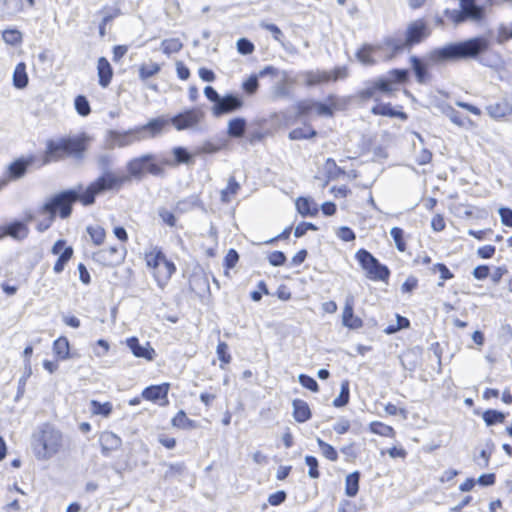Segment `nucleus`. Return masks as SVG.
<instances>
[{
  "mask_svg": "<svg viewBox=\"0 0 512 512\" xmlns=\"http://www.w3.org/2000/svg\"><path fill=\"white\" fill-rule=\"evenodd\" d=\"M160 465L167 467L162 475L164 481L179 480L187 471L185 462L168 463L163 461Z\"/></svg>",
  "mask_w": 512,
  "mask_h": 512,
  "instance_id": "30",
  "label": "nucleus"
},
{
  "mask_svg": "<svg viewBox=\"0 0 512 512\" xmlns=\"http://www.w3.org/2000/svg\"><path fill=\"white\" fill-rule=\"evenodd\" d=\"M439 108L442 113L447 116L452 123L457 125L458 127H464L465 121L470 120L467 116L463 115L461 112L454 109L451 105L447 103H442Z\"/></svg>",
  "mask_w": 512,
  "mask_h": 512,
  "instance_id": "39",
  "label": "nucleus"
},
{
  "mask_svg": "<svg viewBox=\"0 0 512 512\" xmlns=\"http://www.w3.org/2000/svg\"><path fill=\"white\" fill-rule=\"evenodd\" d=\"M507 416L508 413L492 408L486 409L482 412V419L487 427L504 423Z\"/></svg>",
  "mask_w": 512,
  "mask_h": 512,
  "instance_id": "40",
  "label": "nucleus"
},
{
  "mask_svg": "<svg viewBox=\"0 0 512 512\" xmlns=\"http://www.w3.org/2000/svg\"><path fill=\"white\" fill-rule=\"evenodd\" d=\"M370 431L374 434L384 437H394L395 430L392 426L386 425L379 421H373L369 425Z\"/></svg>",
  "mask_w": 512,
  "mask_h": 512,
  "instance_id": "52",
  "label": "nucleus"
},
{
  "mask_svg": "<svg viewBox=\"0 0 512 512\" xmlns=\"http://www.w3.org/2000/svg\"><path fill=\"white\" fill-rule=\"evenodd\" d=\"M113 68L106 57L101 56L97 61L98 83L102 88H107L113 78Z\"/></svg>",
  "mask_w": 512,
  "mask_h": 512,
  "instance_id": "26",
  "label": "nucleus"
},
{
  "mask_svg": "<svg viewBox=\"0 0 512 512\" xmlns=\"http://www.w3.org/2000/svg\"><path fill=\"white\" fill-rule=\"evenodd\" d=\"M491 46L485 36H475L465 40L450 42L441 47L432 49L423 56L411 55L409 57L410 71L418 84H428L432 79L430 68L446 62L466 60H480Z\"/></svg>",
  "mask_w": 512,
  "mask_h": 512,
  "instance_id": "1",
  "label": "nucleus"
},
{
  "mask_svg": "<svg viewBox=\"0 0 512 512\" xmlns=\"http://www.w3.org/2000/svg\"><path fill=\"white\" fill-rule=\"evenodd\" d=\"M90 409L93 414L100 415L102 417H109L113 411V405L111 402H100L98 400H91L90 401Z\"/></svg>",
  "mask_w": 512,
  "mask_h": 512,
  "instance_id": "45",
  "label": "nucleus"
},
{
  "mask_svg": "<svg viewBox=\"0 0 512 512\" xmlns=\"http://www.w3.org/2000/svg\"><path fill=\"white\" fill-rule=\"evenodd\" d=\"M304 84L307 87H313L330 81V74L324 70H309L301 73Z\"/></svg>",
  "mask_w": 512,
  "mask_h": 512,
  "instance_id": "31",
  "label": "nucleus"
},
{
  "mask_svg": "<svg viewBox=\"0 0 512 512\" xmlns=\"http://www.w3.org/2000/svg\"><path fill=\"white\" fill-rule=\"evenodd\" d=\"M361 478V472L355 470L348 474L345 478V495L347 497L353 498L359 492V483Z\"/></svg>",
  "mask_w": 512,
  "mask_h": 512,
  "instance_id": "37",
  "label": "nucleus"
},
{
  "mask_svg": "<svg viewBox=\"0 0 512 512\" xmlns=\"http://www.w3.org/2000/svg\"><path fill=\"white\" fill-rule=\"evenodd\" d=\"M227 140L221 139L218 143H214L210 140H206L203 142L201 146H198L195 148V154L196 156H201L205 154H215L219 152L220 150L227 147Z\"/></svg>",
  "mask_w": 512,
  "mask_h": 512,
  "instance_id": "38",
  "label": "nucleus"
},
{
  "mask_svg": "<svg viewBox=\"0 0 512 512\" xmlns=\"http://www.w3.org/2000/svg\"><path fill=\"white\" fill-rule=\"evenodd\" d=\"M512 39V22L509 26L501 23L497 29L496 42L500 45Z\"/></svg>",
  "mask_w": 512,
  "mask_h": 512,
  "instance_id": "58",
  "label": "nucleus"
},
{
  "mask_svg": "<svg viewBox=\"0 0 512 512\" xmlns=\"http://www.w3.org/2000/svg\"><path fill=\"white\" fill-rule=\"evenodd\" d=\"M29 228L21 220H13L4 225H0V240L9 236L16 240H22L28 236Z\"/></svg>",
  "mask_w": 512,
  "mask_h": 512,
  "instance_id": "20",
  "label": "nucleus"
},
{
  "mask_svg": "<svg viewBox=\"0 0 512 512\" xmlns=\"http://www.w3.org/2000/svg\"><path fill=\"white\" fill-rule=\"evenodd\" d=\"M74 107L76 112L82 117H86L91 113L90 102L85 95L80 94L75 97Z\"/></svg>",
  "mask_w": 512,
  "mask_h": 512,
  "instance_id": "53",
  "label": "nucleus"
},
{
  "mask_svg": "<svg viewBox=\"0 0 512 512\" xmlns=\"http://www.w3.org/2000/svg\"><path fill=\"white\" fill-rule=\"evenodd\" d=\"M163 53L170 55L179 52L183 44L178 38L165 39L161 43Z\"/></svg>",
  "mask_w": 512,
  "mask_h": 512,
  "instance_id": "57",
  "label": "nucleus"
},
{
  "mask_svg": "<svg viewBox=\"0 0 512 512\" xmlns=\"http://www.w3.org/2000/svg\"><path fill=\"white\" fill-rule=\"evenodd\" d=\"M139 141H142V138L138 127H134L126 131L109 129L105 134V148L108 150H113L116 147H127Z\"/></svg>",
  "mask_w": 512,
  "mask_h": 512,
  "instance_id": "11",
  "label": "nucleus"
},
{
  "mask_svg": "<svg viewBox=\"0 0 512 512\" xmlns=\"http://www.w3.org/2000/svg\"><path fill=\"white\" fill-rule=\"evenodd\" d=\"M166 258L165 254L160 249H154L153 251L145 255L146 265L149 268L161 269L162 262Z\"/></svg>",
  "mask_w": 512,
  "mask_h": 512,
  "instance_id": "46",
  "label": "nucleus"
},
{
  "mask_svg": "<svg viewBox=\"0 0 512 512\" xmlns=\"http://www.w3.org/2000/svg\"><path fill=\"white\" fill-rule=\"evenodd\" d=\"M12 80L13 86L17 89H24L27 87L29 78L25 63L20 62L16 65Z\"/></svg>",
  "mask_w": 512,
  "mask_h": 512,
  "instance_id": "42",
  "label": "nucleus"
},
{
  "mask_svg": "<svg viewBox=\"0 0 512 512\" xmlns=\"http://www.w3.org/2000/svg\"><path fill=\"white\" fill-rule=\"evenodd\" d=\"M244 106L243 97L238 93L228 92L222 95L216 105L211 107L212 115L219 118L239 111Z\"/></svg>",
  "mask_w": 512,
  "mask_h": 512,
  "instance_id": "13",
  "label": "nucleus"
},
{
  "mask_svg": "<svg viewBox=\"0 0 512 512\" xmlns=\"http://www.w3.org/2000/svg\"><path fill=\"white\" fill-rule=\"evenodd\" d=\"M126 344L132 354L137 358L153 361L156 357V352L149 342L141 344L137 337L132 336L126 340Z\"/></svg>",
  "mask_w": 512,
  "mask_h": 512,
  "instance_id": "22",
  "label": "nucleus"
},
{
  "mask_svg": "<svg viewBox=\"0 0 512 512\" xmlns=\"http://www.w3.org/2000/svg\"><path fill=\"white\" fill-rule=\"evenodd\" d=\"M259 26L269 31L272 34L273 39L279 42L282 46H284L285 36L282 30L276 24L261 21Z\"/></svg>",
  "mask_w": 512,
  "mask_h": 512,
  "instance_id": "56",
  "label": "nucleus"
},
{
  "mask_svg": "<svg viewBox=\"0 0 512 512\" xmlns=\"http://www.w3.org/2000/svg\"><path fill=\"white\" fill-rule=\"evenodd\" d=\"M170 389L169 383H162L159 385H150L143 389L141 396L145 400L157 403L160 406H165L169 403L168 392Z\"/></svg>",
  "mask_w": 512,
  "mask_h": 512,
  "instance_id": "18",
  "label": "nucleus"
},
{
  "mask_svg": "<svg viewBox=\"0 0 512 512\" xmlns=\"http://www.w3.org/2000/svg\"><path fill=\"white\" fill-rule=\"evenodd\" d=\"M216 354L222 364H229L231 362V355L229 353V346L224 341H219L216 347Z\"/></svg>",
  "mask_w": 512,
  "mask_h": 512,
  "instance_id": "63",
  "label": "nucleus"
},
{
  "mask_svg": "<svg viewBox=\"0 0 512 512\" xmlns=\"http://www.w3.org/2000/svg\"><path fill=\"white\" fill-rule=\"evenodd\" d=\"M87 149L86 134L61 137L57 140L49 139L46 142V148L40 166L48 165L68 157L82 160Z\"/></svg>",
  "mask_w": 512,
  "mask_h": 512,
  "instance_id": "3",
  "label": "nucleus"
},
{
  "mask_svg": "<svg viewBox=\"0 0 512 512\" xmlns=\"http://www.w3.org/2000/svg\"><path fill=\"white\" fill-rule=\"evenodd\" d=\"M295 114L290 115L288 113H283L282 117L285 121L286 125L294 124L297 120L309 116L313 111H315V100L314 99H304L299 100L294 105Z\"/></svg>",
  "mask_w": 512,
  "mask_h": 512,
  "instance_id": "19",
  "label": "nucleus"
},
{
  "mask_svg": "<svg viewBox=\"0 0 512 512\" xmlns=\"http://www.w3.org/2000/svg\"><path fill=\"white\" fill-rule=\"evenodd\" d=\"M259 88L258 75L252 74L242 83V89L247 95H254Z\"/></svg>",
  "mask_w": 512,
  "mask_h": 512,
  "instance_id": "62",
  "label": "nucleus"
},
{
  "mask_svg": "<svg viewBox=\"0 0 512 512\" xmlns=\"http://www.w3.org/2000/svg\"><path fill=\"white\" fill-rule=\"evenodd\" d=\"M171 424L176 428L184 430H193L199 427L197 421L188 418L184 410H179L177 412V414L172 418Z\"/></svg>",
  "mask_w": 512,
  "mask_h": 512,
  "instance_id": "41",
  "label": "nucleus"
},
{
  "mask_svg": "<svg viewBox=\"0 0 512 512\" xmlns=\"http://www.w3.org/2000/svg\"><path fill=\"white\" fill-rule=\"evenodd\" d=\"M161 70V67L158 63H152L150 65L142 64L139 67V78L142 81H146L147 79L155 76Z\"/></svg>",
  "mask_w": 512,
  "mask_h": 512,
  "instance_id": "55",
  "label": "nucleus"
},
{
  "mask_svg": "<svg viewBox=\"0 0 512 512\" xmlns=\"http://www.w3.org/2000/svg\"><path fill=\"white\" fill-rule=\"evenodd\" d=\"M85 189L83 184L62 190L53 194L42 206V213H48L55 217L59 215L61 219H67L73 212V205L76 202L81 203L85 207L92 206L84 202Z\"/></svg>",
  "mask_w": 512,
  "mask_h": 512,
  "instance_id": "6",
  "label": "nucleus"
},
{
  "mask_svg": "<svg viewBox=\"0 0 512 512\" xmlns=\"http://www.w3.org/2000/svg\"><path fill=\"white\" fill-rule=\"evenodd\" d=\"M342 325L351 330H356L363 326V320L354 314L353 296L346 297L342 312Z\"/></svg>",
  "mask_w": 512,
  "mask_h": 512,
  "instance_id": "23",
  "label": "nucleus"
},
{
  "mask_svg": "<svg viewBox=\"0 0 512 512\" xmlns=\"http://www.w3.org/2000/svg\"><path fill=\"white\" fill-rule=\"evenodd\" d=\"M350 401V383L348 380H343L340 387L339 395L333 400L332 404L336 408L346 406Z\"/></svg>",
  "mask_w": 512,
  "mask_h": 512,
  "instance_id": "43",
  "label": "nucleus"
},
{
  "mask_svg": "<svg viewBox=\"0 0 512 512\" xmlns=\"http://www.w3.org/2000/svg\"><path fill=\"white\" fill-rule=\"evenodd\" d=\"M95 164L99 175L84 187V202L92 205L95 204L98 196L119 192L124 185L128 184L125 174L114 170L115 157L112 154H97Z\"/></svg>",
  "mask_w": 512,
  "mask_h": 512,
  "instance_id": "2",
  "label": "nucleus"
},
{
  "mask_svg": "<svg viewBox=\"0 0 512 512\" xmlns=\"http://www.w3.org/2000/svg\"><path fill=\"white\" fill-rule=\"evenodd\" d=\"M198 208L202 212L206 213L207 209L205 204L200 198L199 194H191L176 203V211L183 214Z\"/></svg>",
  "mask_w": 512,
  "mask_h": 512,
  "instance_id": "25",
  "label": "nucleus"
},
{
  "mask_svg": "<svg viewBox=\"0 0 512 512\" xmlns=\"http://www.w3.org/2000/svg\"><path fill=\"white\" fill-rule=\"evenodd\" d=\"M271 135H273V130L255 129L247 135L246 140L250 145H255Z\"/></svg>",
  "mask_w": 512,
  "mask_h": 512,
  "instance_id": "59",
  "label": "nucleus"
},
{
  "mask_svg": "<svg viewBox=\"0 0 512 512\" xmlns=\"http://www.w3.org/2000/svg\"><path fill=\"white\" fill-rule=\"evenodd\" d=\"M371 82L373 83L374 88H376L378 94H392L394 91L391 79L387 76H380L371 80Z\"/></svg>",
  "mask_w": 512,
  "mask_h": 512,
  "instance_id": "49",
  "label": "nucleus"
},
{
  "mask_svg": "<svg viewBox=\"0 0 512 512\" xmlns=\"http://www.w3.org/2000/svg\"><path fill=\"white\" fill-rule=\"evenodd\" d=\"M318 132L310 124L304 123V127H297L288 133L290 140H310L316 138Z\"/></svg>",
  "mask_w": 512,
  "mask_h": 512,
  "instance_id": "35",
  "label": "nucleus"
},
{
  "mask_svg": "<svg viewBox=\"0 0 512 512\" xmlns=\"http://www.w3.org/2000/svg\"><path fill=\"white\" fill-rule=\"evenodd\" d=\"M36 161L37 156L34 154L15 159L7 167L8 178L13 181L23 178L28 172L29 167L35 164Z\"/></svg>",
  "mask_w": 512,
  "mask_h": 512,
  "instance_id": "16",
  "label": "nucleus"
},
{
  "mask_svg": "<svg viewBox=\"0 0 512 512\" xmlns=\"http://www.w3.org/2000/svg\"><path fill=\"white\" fill-rule=\"evenodd\" d=\"M392 84L406 83L410 79V70L407 68H393L389 71Z\"/></svg>",
  "mask_w": 512,
  "mask_h": 512,
  "instance_id": "50",
  "label": "nucleus"
},
{
  "mask_svg": "<svg viewBox=\"0 0 512 512\" xmlns=\"http://www.w3.org/2000/svg\"><path fill=\"white\" fill-rule=\"evenodd\" d=\"M390 236L393 238L395 242V246L399 252H405L407 249V244L405 241V232L400 227H392L390 229Z\"/></svg>",
  "mask_w": 512,
  "mask_h": 512,
  "instance_id": "51",
  "label": "nucleus"
},
{
  "mask_svg": "<svg viewBox=\"0 0 512 512\" xmlns=\"http://www.w3.org/2000/svg\"><path fill=\"white\" fill-rule=\"evenodd\" d=\"M86 232L90 236L93 244L99 246L104 243L106 232L105 229L99 225H88Z\"/></svg>",
  "mask_w": 512,
  "mask_h": 512,
  "instance_id": "47",
  "label": "nucleus"
},
{
  "mask_svg": "<svg viewBox=\"0 0 512 512\" xmlns=\"http://www.w3.org/2000/svg\"><path fill=\"white\" fill-rule=\"evenodd\" d=\"M487 113L494 119H499L512 113V106L505 100L491 103L486 107Z\"/></svg>",
  "mask_w": 512,
  "mask_h": 512,
  "instance_id": "36",
  "label": "nucleus"
},
{
  "mask_svg": "<svg viewBox=\"0 0 512 512\" xmlns=\"http://www.w3.org/2000/svg\"><path fill=\"white\" fill-rule=\"evenodd\" d=\"M305 464L308 466V476L311 479H318L320 477L318 459L313 455H306Z\"/></svg>",
  "mask_w": 512,
  "mask_h": 512,
  "instance_id": "61",
  "label": "nucleus"
},
{
  "mask_svg": "<svg viewBox=\"0 0 512 512\" xmlns=\"http://www.w3.org/2000/svg\"><path fill=\"white\" fill-rule=\"evenodd\" d=\"M324 170L329 180H335L345 174V170L339 167L333 158H327L324 164Z\"/></svg>",
  "mask_w": 512,
  "mask_h": 512,
  "instance_id": "48",
  "label": "nucleus"
},
{
  "mask_svg": "<svg viewBox=\"0 0 512 512\" xmlns=\"http://www.w3.org/2000/svg\"><path fill=\"white\" fill-rule=\"evenodd\" d=\"M168 124H170V119H166L164 116H159L152 118L146 124L137 127L142 140H144L158 136Z\"/></svg>",
  "mask_w": 512,
  "mask_h": 512,
  "instance_id": "21",
  "label": "nucleus"
},
{
  "mask_svg": "<svg viewBox=\"0 0 512 512\" xmlns=\"http://www.w3.org/2000/svg\"><path fill=\"white\" fill-rule=\"evenodd\" d=\"M126 173L128 183L132 180L141 181L146 174L156 177H163L165 170L162 167L161 160L156 154L146 153L139 157L130 159L126 163Z\"/></svg>",
  "mask_w": 512,
  "mask_h": 512,
  "instance_id": "7",
  "label": "nucleus"
},
{
  "mask_svg": "<svg viewBox=\"0 0 512 512\" xmlns=\"http://www.w3.org/2000/svg\"><path fill=\"white\" fill-rule=\"evenodd\" d=\"M371 113L379 116L398 118L403 121L408 119V114L406 112L396 110L391 103H377L371 108Z\"/></svg>",
  "mask_w": 512,
  "mask_h": 512,
  "instance_id": "27",
  "label": "nucleus"
},
{
  "mask_svg": "<svg viewBox=\"0 0 512 512\" xmlns=\"http://www.w3.org/2000/svg\"><path fill=\"white\" fill-rule=\"evenodd\" d=\"M248 122L244 117L237 116L228 121L227 135L231 139H241L245 136Z\"/></svg>",
  "mask_w": 512,
  "mask_h": 512,
  "instance_id": "29",
  "label": "nucleus"
},
{
  "mask_svg": "<svg viewBox=\"0 0 512 512\" xmlns=\"http://www.w3.org/2000/svg\"><path fill=\"white\" fill-rule=\"evenodd\" d=\"M63 447V434L51 423H43L31 435V449L39 461H48Z\"/></svg>",
  "mask_w": 512,
  "mask_h": 512,
  "instance_id": "4",
  "label": "nucleus"
},
{
  "mask_svg": "<svg viewBox=\"0 0 512 512\" xmlns=\"http://www.w3.org/2000/svg\"><path fill=\"white\" fill-rule=\"evenodd\" d=\"M31 375H32L31 363L29 361H25L23 375L18 380L17 393L14 397L15 402H18L23 397V395L25 393L26 382L30 378Z\"/></svg>",
  "mask_w": 512,
  "mask_h": 512,
  "instance_id": "44",
  "label": "nucleus"
},
{
  "mask_svg": "<svg viewBox=\"0 0 512 512\" xmlns=\"http://www.w3.org/2000/svg\"><path fill=\"white\" fill-rule=\"evenodd\" d=\"M355 258L368 279L388 282L391 274L389 267L381 263L370 251L360 248L355 253Z\"/></svg>",
  "mask_w": 512,
  "mask_h": 512,
  "instance_id": "9",
  "label": "nucleus"
},
{
  "mask_svg": "<svg viewBox=\"0 0 512 512\" xmlns=\"http://www.w3.org/2000/svg\"><path fill=\"white\" fill-rule=\"evenodd\" d=\"M205 112L199 107L184 109L170 119V124L177 131L197 130L199 124L204 120Z\"/></svg>",
  "mask_w": 512,
  "mask_h": 512,
  "instance_id": "10",
  "label": "nucleus"
},
{
  "mask_svg": "<svg viewBox=\"0 0 512 512\" xmlns=\"http://www.w3.org/2000/svg\"><path fill=\"white\" fill-rule=\"evenodd\" d=\"M381 46H374L372 44L365 43L363 44L355 53L357 60L363 65L370 66L376 63L375 59L372 57V54L380 50Z\"/></svg>",
  "mask_w": 512,
  "mask_h": 512,
  "instance_id": "34",
  "label": "nucleus"
},
{
  "mask_svg": "<svg viewBox=\"0 0 512 512\" xmlns=\"http://www.w3.org/2000/svg\"><path fill=\"white\" fill-rule=\"evenodd\" d=\"M53 352L62 361L76 357V354L71 352L69 340L65 336H60L54 340Z\"/></svg>",
  "mask_w": 512,
  "mask_h": 512,
  "instance_id": "32",
  "label": "nucleus"
},
{
  "mask_svg": "<svg viewBox=\"0 0 512 512\" xmlns=\"http://www.w3.org/2000/svg\"><path fill=\"white\" fill-rule=\"evenodd\" d=\"M444 15L448 17L455 26L467 21L481 24L486 19L487 10L485 6L479 5L475 0H461L459 9L446 8Z\"/></svg>",
  "mask_w": 512,
  "mask_h": 512,
  "instance_id": "8",
  "label": "nucleus"
},
{
  "mask_svg": "<svg viewBox=\"0 0 512 512\" xmlns=\"http://www.w3.org/2000/svg\"><path fill=\"white\" fill-rule=\"evenodd\" d=\"M293 417L298 423H305L311 419L312 413L308 403L302 399L292 401Z\"/></svg>",
  "mask_w": 512,
  "mask_h": 512,
  "instance_id": "33",
  "label": "nucleus"
},
{
  "mask_svg": "<svg viewBox=\"0 0 512 512\" xmlns=\"http://www.w3.org/2000/svg\"><path fill=\"white\" fill-rule=\"evenodd\" d=\"M126 254L127 250L125 247L119 248L117 246H110L109 248L94 252L92 259L102 266L115 267L124 262Z\"/></svg>",
  "mask_w": 512,
  "mask_h": 512,
  "instance_id": "14",
  "label": "nucleus"
},
{
  "mask_svg": "<svg viewBox=\"0 0 512 512\" xmlns=\"http://www.w3.org/2000/svg\"><path fill=\"white\" fill-rule=\"evenodd\" d=\"M297 212L302 217H314L318 214L317 203L311 197L300 196L295 201Z\"/></svg>",
  "mask_w": 512,
  "mask_h": 512,
  "instance_id": "28",
  "label": "nucleus"
},
{
  "mask_svg": "<svg viewBox=\"0 0 512 512\" xmlns=\"http://www.w3.org/2000/svg\"><path fill=\"white\" fill-rule=\"evenodd\" d=\"M101 453L107 457L111 452L117 450L122 445L121 438L111 431H104L99 436Z\"/></svg>",
  "mask_w": 512,
  "mask_h": 512,
  "instance_id": "24",
  "label": "nucleus"
},
{
  "mask_svg": "<svg viewBox=\"0 0 512 512\" xmlns=\"http://www.w3.org/2000/svg\"><path fill=\"white\" fill-rule=\"evenodd\" d=\"M316 442L318 444L319 449L321 450L322 455L326 459L333 462L338 460V452L331 444L325 442L320 437L316 438Z\"/></svg>",
  "mask_w": 512,
  "mask_h": 512,
  "instance_id": "54",
  "label": "nucleus"
},
{
  "mask_svg": "<svg viewBox=\"0 0 512 512\" xmlns=\"http://www.w3.org/2000/svg\"><path fill=\"white\" fill-rule=\"evenodd\" d=\"M377 90L374 88L373 83L370 81L366 82V87L358 91L357 96L360 100L366 101L369 99H374L375 101H378L379 98L377 97Z\"/></svg>",
  "mask_w": 512,
  "mask_h": 512,
  "instance_id": "60",
  "label": "nucleus"
},
{
  "mask_svg": "<svg viewBox=\"0 0 512 512\" xmlns=\"http://www.w3.org/2000/svg\"><path fill=\"white\" fill-rule=\"evenodd\" d=\"M3 40L10 45H17L22 42V34L17 29H6L2 34Z\"/></svg>",
  "mask_w": 512,
  "mask_h": 512,
  "instance_id": "64",
  "label": "nucleus"
},
{
  "mask_svg": "<svg viewBox=\"0 0 512 512\" xmlns=\"http://www.w3.org/2000/svg\"><path fill=\"white\" fill-rule=\"evenodd\" d=\"M171 154L173 156L172 159H160L163 168L164 166L177 167L180 165H193L195 163V151L192 153L185 146L173 147Z\"/></svg>",
  "mask_w": 512,
  "mask_h": 512,
  "instance_id": "17",
  "label": "nucleus"
},
{
  "mask_svg": "<svg viewBox=\"0 0 512 512\" xmlns=\"http://www.w3.org/2000/svg\"><path fill=\"white\" fill-rule=\"evenodd\" d=\"M350 103V98L329 94L324 101L315 100V112L320 117H333L335 111H344Z\"/></svg>",
  "mask_w": 512,
  "mask_h": 512,
  "instance_id": "12",
  "label": "nucleus"
},
{
  "mask_svg": "<svg viewBox=\"0 0 512 512\" xmlns=\"http://www.w3.org/2000/svg\"><path fill=\"white\" fill-rule=\"evenodd\" d=\"M51 253L58 256L53 266V271L56 274H60L64 271L65 266L72 259L74 250L72 246L67 244L65 239H58L53 244Z\"/></svg>",
  "mask_w": 512,
  "mask_h": 512,
  "instance_id": "15",
  "label": "nucleus"
},
{
  "mask_svg": "<svg viewBox=\"0 0 512 512\" xmlns=\"http://www.w3.org/2000/svg\"><path fill=\"white\" fill-rule=\"evenodd\" d=\"M430 34L431 29L428 23L423 18H420L407 25L404 39L396 36L384 37L383 45L390 50L388 59H392L404 51H410L414 46L424 42Z\"/></svg>",
  "mask_w": 512,
  "mask_h": 512,
  "instance_id": "5",
  "label": "nucleus"
}]
</instances>
